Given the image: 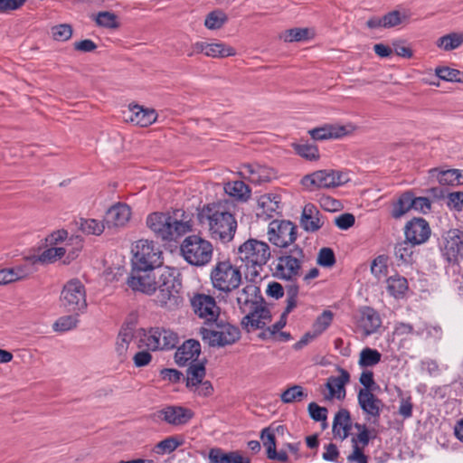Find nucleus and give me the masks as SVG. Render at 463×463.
I'll list each match as a JSON object with an SVG mask.
<instances>
[{"label":"nucleus","instance_id":"nucleus-1","mask_svg":"<svg viewBox=\"0 0 463 463\" xmlns=\"http://www.w3.org/2000/svg\"><path fill=\"white\" fill-rule=\"evenodd\" d=\"M236 300L240 311L245 314L241 324L248 332L261 329L270 321V312L255 284L249 283L238 291Z\"/></svg>","mask_w":463,"mask_h":463},{"label":"nucleus","instance_id":"nucleus-2","mask_svg":"<svg viewBox=\"0 0 463 463\" xmlns=\"http://www.w3.org/2000/svg\"><path fill=\"white\" fill-rule=\"evenodd\" d=\"M200 223L206 226L210 236L222 242L231 241L237 230V221L224 205L212 203L203 206L198 213Z\"/></svg>","mask_w":463,"mask_h":463},{"label":"nucleus","instance_id":"nucleus-3","mask_svg":"<svg viewBox=\"0 0 463 463\" xmlns=\"http://www.w3.org/2000/svg\"><path fill=\"white\" fill-rule=\"evenodd\" d=\"M147 227L165 241H175L191 230L187 222L178 220L169 213H153L146 218Z\"/></svg>","mask_w":463,"mask_h":463},{"label":"nucleus","instance_id":"nucleus-4","mask_svg":"<svg viewBox=\"0 0 463 463\" xmlns=\"http://www.w3.org/2000/svg\"><path fill=\"white\" fill-rule=\"evenodd\" d=\"M240 260L245 264L251 277H257L271 257L269 245L257 239H249L238 249Z\"/></svg>","mask_w":463,"mask_h":463},{"label":"nucleus","instance_id":"nucleus-5","mask_svg":"<svg viewBox=\"0 0 463 463\" xmlns=\"http://www.w3.org/2000/svg\"><path fill=\"white\" fill-rule=\"evenodd\" d=\"M182 283L175 275L174 270L165 268L160 271L156 282V302L170 309L177 307L183 303L181 294Z\"/></svg>","mask_w":463,"mask_h":463},{"label":"nucleus","instance_id":"nucleus-6","mask_svg":"<svg viewBox=\"0 0 463 463\" xmlns=\"http://www.w3.org/2000/svg\"><path fill=\"white\" fill-rule=\"evenodd\" d=\"M181 256L194 267H203L212 261L213 246L208 240L192 234L185 237L180 245Z\"/></svg>","mask_w":463,"mask_h":463},{"label":"nucleus","instance_id":"nucleus-7","mask_svg":"<svg viewBox=\"0 0 463 463\" xmlns=\"http://www.w3.org/2000/svg\"><path fill=\"white\" fill-rule=\"evenodd\" d=\"M137 347L146 348L150 351L170 350L178 344L177 335L165 327H151L148 330L140 329L137 332Z\"/></svg>","mask_w":463,"mask_h":463},{"label":"nucleus","instance_id":"nucleus-8","mask_svg":"<svg viewBox=\"0 0 463 463\" xmlns=\"http://www.w3.org/2000/svg\"><path fill=\"white\" fill-rule=\"evenodd\" d=\"M305 260L304 250L295 245L277 258L273 276L280 279L296 280L301 275V268Z\"/></svg>","mask_w":463,"mask_h":463},{"label":"nucleus","instance_id":"nucleus-9","mask_svg":"<svg viewBox=\"0 0 463 463\" xmlns=\"http://www.w3.org/2000/svg\"><path fill=\"white\" fill-rule=\"evenodd\" d=\"M210 328L202 327L200 335L204 343L213 347H222L237 342L241 337L240 329L227 322L216 321Z\"/></svg>","mask_w":463,"mask_h":463},{"label":"nucleus","instance_id":"nucleus-10","mask_svg":"<svg viewBox=\"0 0 463 463\" xmlns=\"http://www.w3.org/2000/svg\"><path fill=\"white\" fill-rule=\"evenodd\" d=\"M214 288L228 293L239 288L241 282V272L230 260L218 261L210 274Z\"/></svg>","mask_w":463,"mask_h":463},{"label":"nucleus","instance_id":"nucleus-11","mask_svg":"<svg viewBox=\"0 0 463 463\" xmlns=\"http://www.w3.org/2000/svg\"><path fill=\"white\" fill-rule=\"evenodd\" d=\"M137 269L147 271L163 264V252L152 241L139 240L133 249Z\"/></svg>","mask_w":463,"mask_h":463},{"label":"nucleus","instance_id":"nucleus-12","mask_svg":"<svg viewBox=\"0 0 463 463\" xmlns=\"http://www.w3.org/2000/svg\"><path fill=\"white\" fill-rule=\"evenodd\" d=\"M349 181L347 174L333 170H318L309 175H306L301 184L308 190H314L316 188H334L346 184Z\"/></svg>","mask_w":463,"mask_h":463},{"label":"nucleus","instance_id":"nucleus-13","mask_svg":"<svg viewBox=\"0 0 463 463\" xmlns=\"http://www.w3.org/2000/svg\"><path fill=\"white\" fill-rule=\"evenodd\" d=\"M61 305L72 313L84 312L87 308L86 289L79 279H71L61 293Z\"/></svg>","mask_w":463,"mask_h":463},{"label":"nucleus","instance_id":"nucleus-14","mask_svg":"<svg viewBox=\"0 0 463 463\" xmlns=\"http://www.w3.org/2000/svg\"><path fill=\"white\" fill-rule=\"evenodd\" d=\"M267 235L271 244L286 249L297 240V226L290 221L276 219L269 223Z\"/></svg>","mask_w":463,"mask_h":463},{"label":"nucleus","instance_id":"nucleus-15","mask_svg":"<svg viewBox=\"0 0 463 463\" xmlns=\"http://www.w3.org/2000/svg\"><path fill=\"white\" fill-rule=\"evenodd\" d=\"M194 313L204 321L205 324L216 322L220 315V307L214 298L209 295L197 293L190 299Z\"/></svg>","mask_w":463,"mask_h":463},{"label":"nucleus","instance_id":"nucleus-16","mask_svg":"<svg viewBox=\"0 0 463 463\" xmlns=\"http://www.w3.org/2000/svg\"><path fill=\"white\" fill-rule=\"evenodd\" d=\"M354 318L356 327L364 336L374 334L382 326L379 313L371 307H363L358 309Z\"/></svg>","mask_w":463,"mask_h":463},{"label":"nucleus","instance_id":"nucleus-17","mask_svg":"<svg viewBox=\"0 0 463 463\" xmlns=\"http://www.w3.org/2000/svg\"><path fill=\"white\" fill-rule=\"evenodd\" d=\"M355 130L356 127L352 123L346 125L326 124L310 129L308 134L314 140L339 139L352 135Z\"/></svg>","mask_w":463,"mask_h":463},{"label":"nucleus","instance_id":"nucleus-18","mask_svg":"<svg viewBox=\"0 0 463 463\" xmlns=\"http://www.w3.org/2000/svg\"><path fill=\"white\" fill-rule=\"evenodd\" d=\"M239 174L242 178L255 184L270 182L277 176L273 168L257 163L243 164Z\"/></svg>","mask_w":463,"mask_h":463},{"label":"nucleus","instance_id":"nucleus-19","mask_svg":"<svg viewBox=\"0 0 463 463\" xmlns=\"http://www.w3.org/2000/svg\"><path fill=\"white\" fill-rule=\"evenodd\" d=\"M358 403L366 414L367 420H373L376 424L379 421L383 402L378 399L370 390L361 389L358 392Z\"/></svg>","mask_w":463,"mask_h":463},{"label":"nucleus","instance_id":"nucleus-20","mask_svg":"<svg viewBox=\"0 0 463 463\" xmlns=\"http://www.w3.org/2000/svg\"><path fill=\"white\" fill-rule=\"evenodd\" d=\"M443 255L449 261L456 260L463 250V233L458 229L449 230L443 237Z\"/></svg>","mask_w":463,"mask_h":463},{"label":"nucleus","instance_id":"nucleus-21","mask_svg":"<svg viewBox=\"0 0 463 463\" xmlns=\"http://www.w3.org/2000/svg\"><path fill=\"white\" fill-rule=\"evenodd\" d=\"M430 227L422 218H414L405 226V237L413 245L424 243L430 236Z\"/></svg>","mask_w":463,"mask_h":463},{"label":"nucleus","instance_id":"nucleus-22","mask_svg":"<svg viewBox=\"0 0 463 463\" xmlns=\"http://www.w3.org/2000/svg\"><path fill=\"white\" fill-rule=\"evenodd\" d=\"M156 282L151 273L143 270H135L128 279V285L134 291L151 295L156 291Z\"/></svg>","mask_w":463,"mask_h":463},{"label":"nucleus","instance_id":"nucleus-23","mask_svg":"<svg viewBox=\"0 0 463 463\" xmlns=\"http://www.w3.org/2000/svg\"><path fill=\"white\" fill-rule=\"evenodd\" d=\"M325 217L312 203L304 206L300 217V226L307 232H316L325 224Z\"/></svg>","mask_w":463,"mask_h":463},{"label":"nucleus","instance_id":"nucleus-24","mask_svg":"<svg viewBox=\"0 0 463 463\" xmlns=\"http://www.w3.org/2000/svg\"><path fill=\"white\" fill-rule=\"evenodd\" d=\"M35 271L33 262L0 269V286L27 279Z\"/></svg>","mask_w":463,"mask_h":463},{"label":"nucleus","instance_id":"nucleus-25","mask_svg":"<svg viewBox=\"0 0 463 463\" xmlns=\"http://www.w3.org/2000/svg\"><path fill=\"white\" fill-rule=\"evenodd\" d=\"M131 216L130 207L123 203L111 206L106 213L104 222L109 228L125 226Z\"/></svg>","mask_w":463,"mask_h":463},{"label":"nucleus","instance_id":"nucleus-26","mask_svg":"<svg viewBox=\"0 0 463 463\" xmlns=\"http://www.w3.org/2000/svg\"><path fill=\"white\" fill-rule=\"evenodd\" d=\"M201 353L200 343L194 339L185 341L177 348L175 360L179 366H184L188 362L194 364Z\"/></svg>","mask_w":463,"mask_h":463},{"label":"nucleus","instance_id":"nucleus-27","mask_svg":"<svg viewBox=\"0 0 463 463\" xmlns=\"http://www.w3.org/2000/svg\"><path fill=\"white\" fill-rule=\"evenodd\" d=\"M163 420L168 424L178 426L186 424L194 416V412L181 406H169L160 411Z\"/></svg>","mask_w":463,"mask_h":463},{"label":"nucleus","instance_id":"nucleus-28","mask_svg":"<svg viewBox=\"0 0 463 463\" xmlns=\"http://www.w3.org/2000/svg\"><path fill=\"white\" fill-rule=\"evenodd\" d=\"M129 111L131 115L128 119L137 126L148 127L157 119V113L155 109H146L137 104H130Z\"/></svg>","mask_w":463,"mask_h":463},{"label":"nucleus","instance_id":"nucleus-29","mask_svg":"<svg viewBox=\"0 0 463 463\" xmlns=\"http://www.w3.org/2000/svg\"><path fill=\"white\" fill-rule=\"evenodd\" d=\"M338 376H330L326 382V388L329 391L330 398L343 399L345 396V385L350 381L349 373L342 368L338 369Z\"/></svg>","mask_w":463,"mask_h":463},{"label":"nucleus","instance_id":"nucleus-30","mask_svg":"<svg viewBox=\"0 0 463 463\" xmlns=\"http://www.w3.org/2000/svg\"><path fill=\"white\" fill-rule=\"evenodd\" d=\"M136 337L137 333L134 332L132 327L128 326H123L120 329L117 337L116 352L121 362L127 358V354L130 344L134 342V344L137 345Z\"/></svg>","mask_w":463,"mask_h":463},{"label":"nucleus","instance_id":"nucleus-31","mask_svg":"<svg viewBox=\"0 0 463 463\" xmlns=\"http://www.w3.org/2000/svg\"><path fill=\"white\" fill-rule=\"evenodd\" d=\"M352 428L350 413L345 409H341L335 416L333 422V433L335 437L345 439L350 433Z\"/></svg>","mask_w":463,"mask_h":463},{"label":"nucleus","instance_id":"nucleus-32","mask_svg":"<svg viewBox=\"0 0 463 463\" xmlns=\"http://www.w3.org/2000/svg\"><path fill=\"white\" fill-rule=\"evenodd\" d=\"M279 196L272 194H266L260 197L258 201L259 212L257 215L263 218H271L279 208Z\"/></svg>","mask_w":463,"mask_h":463},{"label":"nucleus","instance_id":"nucleus-33","mask_svg":"<svg viewBox=\"0 0 463 463\" xmlns=\"http://www.w3.org/2000/svg\"><path fill=\"white\" fill-rule=\"evenodd\" d=\"M436 46L444 51L451 52L463 44V32H451L437 39Z\"/></svg>","mask_w":463,"mask_h":463},{"label":"nucleus","instance_id":"nucleus-34","mask_svg":"<svg viewBox=\"0 0 463 463\" xmlns=\"http://www.w3.org/2000/svg\"><path fill=\"white\" fill-rule=\"evenodd\" d=\"M292 147L298 156L307 161L317 162L320 159L319 149L316 144L300 141L293 143Z\"/></svg>","mask_w":463,"mask_h":463},{"label":"nucleus","instance_id":"nucleus-35","mask_svg":"<svg viewBox=\"0 0 463 463\" xmlns=\"http://www.w3.org/2000/svg\"><path fill=\"white\" fill-rule=\"evenodd\" d=\"M411 209H413V194L411 191L405 192L392 204V217L400 219Z\"/></svg>","mask_w":463,"mask_h":463},{"label":"nucleus","instance_id":"nucleus-36","mask_svg":"<svg viewBox=\"0 0 463 463\" xmlns=\"http://www.w3.org/2000/svg\"><path fill=\"white\" fill-rule=\"evenodd\" d=\"M223 188L227 194L242 202H246L251 194L250 187L242 181L228 182Z\"/></svg>","mask_w":463,"mask_h":463},{"label":"nucleus","instance_id":"nucleus-37","mask_svg":"<svg viewBox=\"0 0 463 463\" xmlns=\"http://www.w3.org/2000/svg\"><path fill=\"white\" fill-rule=\"evenodd\" d=\"M206 374V369L203 363H194L186 370V386L190 389L197 386Z\"/></svg>","mask_w":463,"mask_h":463},{"label":"nucleus","instance_id":"nucleus-38","mask_svg":"<svg viewBox=\"0 0 463 463\" xmlns=\"http://www.w3.org/2000/svg\"><path fill=\"white\" fill-rule=\"evenodd\" d=\"M183 444V439L176 436H170L156 443L152 451L156 455H165L174 452Z\"/></svg>","mask_w":463,"mask_h":463},{"label":"nucleus","instance_id":"nucleus-39","mask_svg":"<svg viewBox=\"0 0 463 463\" xmlns=\"http://www.w3.org/2000/svg\"><path fill=\"white\" fill-rule=\"evenodd\" d=\"M236 51L233 47L222 43H208L206 48V56L211 58H225L234 56Z\"/></svg>","mask_w":463,"mask_h":463},{"label":"nucleus","instance_id":"nucleus-40","mask_svg":"<svg viewBox=\"0 0 463 463\" xmlns=\"http://www.w3.org/2000/svg\"><path fill=\"white\" fill-rule=\"evenodd\" d=\"M409 11L392 10L383 16V28H392L410 20Z\"/></svg>","mask_w":463,"mask_h":463},{"label":"nucleus","instance_id":"nucleus-41","mask_svg":"<svg viewBox=\"0 0 463 463\" xmlns=\"http://www.w3.org/2000/svg\"><path fill=\"white\" fill-rule=\"evenodd\" d=\"M387 290L394 298H401L408 290V281L399 275L390 277L387 279Z\"/></svg>","mask_w":463,"mask_h":463},{"label":"nucleus","instance_id":"nucleus-42","mask_svg":"<svg viewBox=\"0 0 463 463\" xmlns=\"http://www.w3.org/2000/svg\"><path fill=\"white\" fill-rule=\"evenodd\" d=\"M307 397V392L300 385L295 384L286 389L280 394V400L284 403L301 402Z\"/></svg>","mask_w":463,"mask_h":463},{"label":"nucleus","instance_id":"nucleus-43","mask_svg":"<svg viewBox=\"0 0 463 463\" xmlns=\"http://www.w3.org/2000/svg\"><path fill=\"white\" fill-rule=\"evenodd\" d=\"M228 21L227 14L220 9L210 12L204 20V25L209 30H217Z\"/></svg>","mask_w":463,"mask_h":463},{"label":"nucleus","instance_id":"nucleus-44","mask_svg":"<svg viewBox=\"0 0 463 463\" xmlns=\"http://www.w3.org/2000/svg\"><path fill=\"white\" fill-rule=\"evenodd\" d=\"M438 181L442 185H458L463 184V175L458 169H449L439 172Z\"/></svg>","mask_w":463,"mask_h":463},{"label":"nucleus","instance_id":"nucleus-45","mask_svg":"<svg viewBox=\"0 0 463 463\" xmlns=\"http://www.w3.org/2000/svg\"><path fill=\"white\" fill-rule=\"evenodd\" d=\"M77 225L83 233L88 235H100L105 229L104 223L95 219H80Z\"/></svg>","mask_w":463,"mask_h":463},{"label":"nucleus","instance_id":"nucleus-46","mask_svg":"<svg viewBox=\"0 0 463 463\" xmlns=\"http://www.w3.org/2000/svg\"><path fill=\"white\" fill-rule=\"evenodd\" d=\"M381 358L382 354L378 350L365 347L360 353L359 365L361 367H372L379 364Z\"/></svg>","mask_w":463,"mask_h":463},{"label":"nucleus","instance_id":"nucleus-47","mask_svg":"<svg viewBox=\"0 0 463 463\" xmlns=\"http://www.w3.org/2000/svg\"><path fill=\"white\" fill-rule=\"evenodd\" d=\"M413 244L407 239L403 241L397 243L394 247V255L396 259L402 263H409L411 261L413 252Z\"/></svg>","mask_w":463,"mask_h":463},{"label":"nucleus","instance_id":"nucleus-48","mask_svg":"<svg viewBox=\"0 0 463 463\" xmlns=\"http://www.w3.org/2000/svg\"><path fill=\"white\" fill-rule=\"evenodd\" d=\"M66 253V249L63 247H51L43 250L41 255L33 261H39L42 263H52L61 259Z\"/></svg>","mask_w":463,"mask_h":463},{"label":"nucleus","instance_id":"nucleus-49","mask_svg":"<svg viewBox=\"0 0 463 463\" xmlns=\"http://www.w3.org/2000/svg\"><path fill=\"white\" fill-rule=\"evenodd\" d=\"M96 23L99 26L110 29L118 28L119 25L117 15L108 11L99 12L97 14Z\"/></svg>","mask_w":463,"mask_h":463},{"label":"nucleus","instance_id":"nucleus-50","mask_svg":"<svg viewBox=\"0 0 463 463\" xmlns=\"http://www.w3.org/2000/svg\"><path fill=\"white\" fill-rule=\"evenodd\" d=\"M78 318L76 316L70 315L60 317L53 324V330L56 332H65L75 328L78 325Z\"/></svg>","mask_w":463,"mask_h":463},{"label":"nucleus","instance_id":"nucleus-51","mask_svg":"<svg viewBox=\"0 0 463 463\" xmlns=\"http://www.w3.org/2000/svg\"><path fill=\"white\" fill-rule=\"evenodd\" d=\"M333 313L329 310H325L315 321L313 329L316 335L322 334L332 323Z\"/></svg>","mask_w":463,"mask_h":463},{"label":"nucleus","instance_id":"nucleus-52","mask_svg":"<svg viewBox=\"0 0 463 463\" xmlns=\"http://www.w3.org/2000/svg\"><path fill=\"white\" fill-rule=\"evenodd\" d=\"M52 38L56 41L65 42L72 35V27L68 24H61L52 28Z\"/></svg>","mask_w":463,"mask_h":463},{"label":"nucleus","instance_id":"nucleus-53","mask_svg":"<svg viewBox=\"0 0 463 463\" xmlns=\"http://www.w3.org/2000/svg\"><path fill=\"white\" fill-rule=\"evenodd\" d=\"M436 75L443 80L458 82L461 71L449 67H437L435 69Z\"/></svg>","mask_w":463,"mask_h":463},{"label":"nucleus","instance_id":"nucleus-54","mask_svg":"<svg viewBox=\"0 0 463 463\" xmlns=\"http://www.w3.org/2000/svg\"><path fill=\"white\" fill-rule=\"evenodd\" d=\"M284 41L288 43L300 42L308 38V30L306 28H293L284 33Z\"/></svg>","mask_w":463,"mask_h":463},{"label":"nucleus","instance_id":"nucleus-55","mask_svg":"<svg viewBox=\"0 0 463 463\" xmlns=\"http://www.w3.org/2000/svg\"><path fill=\"white\" fill-rule=\"evenodd\" d=\"M317 263L323 267H332L335 263V256L332 249L322 248L317 256Z\"/></svg>","mask_w":463,"mask_h":463},{"label":"nucleus","instance_id":"nucleus-56","mask_svg":"<svg viewBox=\"0 0 463 463\" xmlns=\"http://www.w3.org/2000/svg\"><path fill=\"white\" fill-rule=\"evenodd\" d=\"M310 417L315 421H324L327 417V409L321 407L316 402H310L307 407Z\"/></svg>","mask_w":463,"mask_h":463},{"label":"nucleus","instance_id":"nucleus-57","mask_svg":"<svg viewBox=\"0 0 463 463\" xmlns=\"http://www.w3.org/2000/svg\"><path fill=\"white\" fill-rule=\"evenodd\" d=\"M260 438L263 445L267 449V457L273 453L276 449V438L275 435L270 431L269 428H265L261 431Z\"/></svg>","mask_w":463,"mask_h":463},{"label":"nucleus","instance_id":"nucleus-58","mask_svg":"<svg viewBox=\"0 0 463 463\" xmlns=\"http://www.w3.org/2000/svg\"><path fill=\"white\" fill-rule=\"evenodd\" d=\"M209 460L211 463H230L231 452L224 453L219 448L212 449L209 451Z\"/></svg>","mask_w":463,"mask_h":463},{"label":"nucleus","instance_id":"nucleus-59","mask_svg":"<svg viewBox=\"0 0 463 463\" xmlns=\"http://www.w3.org/2000/svg\"><path fill=\"white\" fill-rule=\"evenodd\" d=\"M387 269L386 260L383 256H378L373 260L371 265V271L375 277H381L385 274Z\"/></svg>","mask_w":463,"mask_h":463},{"label":"nucleus","instance_id":"nucleus-60","mask_svg":"<svg viewBox=\"0 0 463 463\" xmlns=\"http://www.w3.org/2000/svg\"><path fill=\"white\" fill-rule=\"evenodd\" d=\"M354 216L351 213H343L335 219V225L342 229L347 230L354 224Z\"/></svg>","mask_w":463,"mask_h":463},{"label":"nucleus","instance_id":"nucleus-61","mask_svg":"<svg viewBox=\"0 0 463 463\" xmlns=\"http://www.w3.org/2000/svg\"><path fill=\"white\" fill-rule=\"evenodd\" d=\"M149 351L150 350H142L134 354L133 361L137 367H143L149 364L152 360V355Z\"/></svg>","mask_w":463,"mask_h":463},{"label":"nucleus","instance_id":"nucleus-62","mask_svg":"<svg viewBox=\"0 0 463 463\" xmlns=\"http://www.w3.org/2000/svg\"><path fill=\"white\" fill-rule=\"evenodd\" d=\"M26 0H0V13L19 9Z\"/></svg>","mask_w":463,"mask_h":463},{"label":"nucleus","instance_id":"nucleus-63","mask_svg":"<svg viewBox=\"0 0 463 463\" xmlns=\"http://www.w3.org/2000/svg\"><path fill=\"white\" fill-rule=\"evenodd\" d=\"M431 203L427 197H415L413 195V209L427 213L430 211Z\"/></svg>","mask_w":463,"mask_h":463},{"label":"nucleus","instance_id":"nucleus-64","mask_svg":"<svg viewBox=\"0 0 463 463\" xmlns=\"http://www.w3.org/2000/svg\"><path fill=\"white\" fill-rule=\"evenodd\" d=\"M350 462L368 463L367 457L364 454V449L360 446L353 447V452L347 457Z\"/></svg>","mask_w":463,"mask_h":463}]
</instances>
